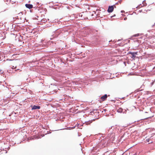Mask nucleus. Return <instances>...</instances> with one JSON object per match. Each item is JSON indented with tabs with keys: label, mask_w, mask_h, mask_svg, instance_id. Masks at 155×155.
Instances as JSON below:
<instances>
[{
	"label": "nucleus",
	"mask_w": 155,
	"mask_h": 155,
	"mask_svg": "<svg viewBox=\"0 0 155 155\" xmlns=\"http://www.w3.org/2000/svg\"><path fill=\"white\" fill-rule=\"evenodd\" d=\"M114 7L113 6H109L107 10V12L109 13L112 12L114 10Z\"/></svg>",
	"instance_id": "obj_1"
},
{
	"label": "nucleus",
	"mask_w": 155,
	"mask_h": 155,
	"mask_svg": "<svg viewBox=\"0 0 155 155\" xmlns=\"http://www.w3.org/2000/svg\"><path fill=\"white\" fill-rule=\"evenodd\" d=\"M73 84L78 85L79 84H81L82 83V82L81 81H74L73 82Z\"/></svg>",
	"instance_id": "obj_2"
},
{
	"label": "nucleus",
	"mask_w": 155,
	"mask_h": 155,
	"mask_svg": "<svg viewBox=\"0 0 155 155\" xmlns=\"http://www.w3.org/2000/svg\"><path fill=\"white\" fill-rule=\"evenodd\" d=\"M25 6L26 8L29 9L32 8L33 7V6L32 5L29 4H26Z\"/></svg>",
	"instance_id": "obj_3"
},
{
	"label": "nucleus",
	"mask_w": 155,
	"mask_h": 155,
	"mask_svg": "<svg viewBox=\"0 0 155 155\" xmlns=\"http://www.w3.org/2000/svg\"><path fill=\"white\" fill-rule=\"evenodd\" d=\"M40 108V107L39 106L34 105L32 108V110H35L36 109H39Z\"/></svg>",
	"instance_id": "obj_4"
},
{
	"label": "nucleus",
	"mask_w": 155,
	"mask_h": 155,
	"mask_svg": "<svg viewBox=\"0 0 155 155\" xmlns=\"http://www.w3.org/2000/svg\"><path fill=\"white\" fill-rule=\"evenodd\" d=\"M107 95L105 94L101 97V99L102 101H104L107 99Z\"/></svg>",
	"instance_id": "obj_5"
},
{
	"label": "nucleus",
	"mask_w": 155,
	"mask_h": 155,
	"mask_svg": "<svg viewBox=\"0 0 155 155\" xmlns=\"http://www.w3.org/2000/svg\"><path fill=\"white\" fill-rule=\"evenodd\" d=\"M129 54H130L132 55V57H131L132 58L134 59V58H135L136 56L134 54V52H130L129 53Z\"/></svg>",
	"instance_id": "obj_6"
},
{
	"label": "nucleus",
	"mask_w": 155,
	"mask_h": 155,
	"mask_svg": "<svg viewBox=\"0 0 155 155\" xmlns=\"http://www.w3.org/2000/svg\"><path fill=\"white\" fill-rule=\"evenodd\" d=\"M3 85L4 87H5L6 88H8V89H11V88H10L11 85H8V84H7L6 83H5V84L4 85Z\"/></svg>",
	"instance_id": "obj_7"
},
{
	"label": "nucleus",
	"mask_w": 155,
	"mask_h": 155,
	"mask_svg": "<svg viewBox=\"0 0 155 155\" xmlns=\"http://www.w3.org/2000/svg\"><path fill=\"white\" fill-rule=\"evenodd\" d=\"M123 111V109L121 108H119L117 110V112H119V113H122V112Z\"/></svg>",
	"instance_id": "obj_8"
},
{
	"label": "nucleus",
	"mask_w": 155,
	"mask_h": 155,
	"mask_svg": "<svg viewBox=\"0 0 155 155\" xmlns=\"http://www.w3.org/2000/svg\"><path fill=\"white\" fill-rule=\"evenodd\" d=\"M126 111H127L125 109H124V110H123V111L122 112L124 114H126Z\"/></svg>",
	"instance_id": "obj_9"
},
{
	"label": "nucleus",
	"mask_w": 155,
	"mask_h": 155,
	"mask_svg": "<svg viewBox=\"0 0 155 155\" xmlns=\"http://www.w3.org/2000/svg\"><path fill=\"white\" fill-rule=\"evenodd\" d=\"M139 34H135V35H134L133 36H135V37H136V36H139Z\"/></svg>",
	"instance_id": "obj_10"
},
{
	"label": "nucleus",
	"mask_w": 155,
	"mask_h": 155,
	"mask_svg": "<svg viewBox=\"0 0 155 155\" xmlns=\"http://www.w3.org/2000/svg\"><path fill=\"white\" fill-rule=\"evenodd\" d=\"M92 122V121H91L90 122H87L86 123V124L87 125H88L90 124V123H91Z\"/></svg>",
	"instance_id": "obj_11"
},
{
	"label": "nucleus",
	"mask_w": 155,
	"mask_h": 155,
	"mask_svg": "<svg viewBox=\"0 0 155 155\" xmlns=\"http://www.w3.org/2000/svg\"><path fill=\"white\" fill-rule=\"evenodd\" d=\"M154 81H155V80H154V81H153V82L151 83V86H152L153 84Z\"/></svg>",
	"instance_id": "obj_12"
},
{
	"label": "nucleus",
	"mask_w": 155,
	"mask_h": 155,
	"mask_svg": "<svg viewBox=\"0 0 155 155\" xmlns=\"http://www.w3.org/2000/svg\"><path fill=\"white\" fill-rule=\"evenodd\" d=\"M112 127H113L112 126V127H110V128H109V130H108V131H109V130H110V129H112Z\"/></svg>",
	"instance_id": "obj_13"
},
{
	"label": "nucleus",
	"mask_w": 155,
	"mask_h": 155,
	"mask_svg": "<svg viewBox=\"0 0 155 155\" xmlns=\"http://www.w3.org/2000/svg\"><path fill=\"white\" fill-rule=\"evenodd\" d=\"M127 17H125L124 18V20H126L127 19Z\"/></svg>",
	"instance_id": "obj_14"
},
{
	"label": "nucleus",
	"mask_w": 155,
	"mask_h": 155,
	"mask_svg": "<svg viewBox=\"0 0 155 155\" xmlns=\"http://www.w3.org/2000/svg\"><path fill=\"white\" fill-rule=\"evenodd\" d=\"M134 52V54L135 55L136 54V55H137V52Z\"/></svg>",
	"instance_id": "obj_15"
},
{
	"label": "nucleus",
	"mask_w": 155,
	"mask_h": 155,
	"mask_svg": "<svg viewBox=\"0 0 155 155\" xmlns=\"http://www.w3.org/2000/svg\"><path fill=\"white\" fill-rule=\"evenodd\" d=\"M18 41H21V39H18Z\"/></svg>",
	"instance_id": "obj_16"
},
{
	"label": "nucleus",
	"mask_w": 155,
	"mask_h": 155,
	"mask_svg": "<svg viewBox=\"0 0 155 155\" xmlns=\"http://www.w3.org/2000/svg\"><path fill=\"white\" fill-rule=\"evenodd\" d=\"M1 70H0V73H2V72H1Z\"/></svg>",
	"instance_id": "obj_17"
},
{
	"label": "nucleus",
	"mask_w": 155,
	"mask_h": 155,
	"mask_svg": "<svg viewBox=\"0 0 155 155\" xmlns=\"http://www.w3.org/2000/svg\"><path fill=\"white\" fill-rule=\"evenodd\" d=\"M139 40H138V39H137V42H139Z\"/></svg>",
	"instance_id": "obj_18"
},
{
	"label": "nucleus",
	"mask_w": 155,
	"mask_h": 155,
	"mask_svg": "<svg viewBox=\"0 0 155 155\" xmlns=\"http://www.w3.org/2000/svg\"><path fill=\"white\" fill-rule=\"evenodd\" d=\"M2 43H1V44H2Z\"/></svg>",
	"instance_id": "obj_19"
},
{
	"label": "nucleus",
	"mask_w": 155,
	"mask_h": 155,
	"mask_svg": "<svg viewBox=\"0 0 155 155\" xmlns=\"http://www.w3.org/2000/svg\"><path fill=\"white\" fill-rule=\"evenodd\" d=\"M120 40H118V41H120Z\"/></svg>",
	"instance_id": "obj_20"
},
{
	"label": "nucleus",
	"mask_w": 155,
	"mask_h": 155,
	"mask_svg": "<svg viewBox=\"0 0 155 155\" xmlns=\"http://www.w3.org/2000/svg\"><path fill=\"white\" fill-rule=\"evenodd\" d=\"M111 41H109V42H110Z\"/></svg>",
	"instance_id": "obj_21"
},
{
	"label": "nucleus",
	"mask_w": 155,
	"mask_h": 155,
	"mask_svg": "<svg viewBox=\"0 0 155 155\" xmlns=\"http://www.w3.org/2000/svg\"><path fill=\"white\" fill-rule=\"evenodd\" d=\"M10 60V61H11V60H12L10 59V60Z\"/></svg>",
	"instance_id": "obj_22"
}]
</instances>
